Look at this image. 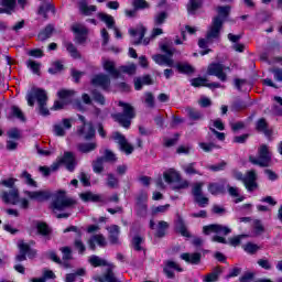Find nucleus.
Returning a JSON list of instances; mask_svg holds the SVG:
<instances>
[{
  "mask_svg": "<svg viewBox=\"0 0 282 282\" xmlns=\"http://www.w3.org/2000/svg\"><path fill=\"white\" fill-rule=\"evenodd\" d=\"M65 47L73 58H80V53L78 52V48H76V46H74L72 42H66Z\"/></svg>",
  "mask_w": 282,
  "mask_h": 282,
  "instance_id": "nucleus-43",
  "label": "nucleus"
},
{
  "mask_svg": "<svg viewBox=\"0 0 282 282\" xmlns=\"http://www.w3.org/2000/svg\"><path fill=\"white\" fill-rule=\"evenodd\" d=\"M247 107H248V105H246V102H243L242 100H236L231 105V110L232 111H241V109H246Z\"/></svg>",
  "mask_w": 282,
  "mask_h": 282,
  "instance_id": "nucleus-61",
  "label": "nucleus"
},
{
  "mask_svg": "<svg viewBox=\"0 0 282 282\" xmlns=\"http://www.w3.org/2000/svg\"><path fill=\"white\" fill-rule=\"evenodd\" d=\"M132 6L135 10H147L150 8V4L147 2V0H133Z\"/></svg>",
  "mask_w": 282,
  "mask_h": 282,
  "instance_id": "nucleus-49",
  "label": "nucleus"
},
{
  "mask_svg": "<svg viewBox=\"0 0 282 282\" xmlns=\"http://www.w3.org/2000/svg\"><path fill=\"white\" fill-rule=\"evenodd\" d=\"M221 274V268L217 267L214 272L205 275V282H217L219 280V275Z\"/></svg>",
  "mask_w": 282,
  "mask_h": 282,
  "instance_id": "nucleus-38",
  "label": "nucleus"
},
{
  "mask_svg": "<svg viewBox=\"0 0 282 282\" xmlns=\"http://www.w3.org/2000/svg\"><path fill=\"white\" fill-rule=\"evenodd\" d=\"M135 210L137 215L139 217H147V214L149 213V206L147 204H135Z\"/></svg>",
  "mask_w": 282,
  "mask_h": 282,
  "instance_id": "nucleus-47",
  "label": "nucleus"
},
{
  "mask_svg": "<svg viewBox=\"0 0 282 282\" xmlns=\"http://www.w3.org/2000/svg\"><path fill=\"white\" fill-rule=\"evenodd\" d=\"M118 107L121 108V112H117L111 115V118H113L115 122H118L123 129H129L131 127V121L133 118H135V108L124 101H118Z\"/></svg>",
  "mask_w": 282,
  "mask_h": 282,
  "instance_id": "nucleus-3",
  "label": "nucleus"
},
{
  "mask_svg": "<svg viewBox=\"0 0 282 282\" xmlns=\"http://www.w3.org/2000/svg\"><path fill=\"white\" fill-rule=\"evenodd\" d=\"M50 10H54V7L51 3L42 4L37 11V14L44 17V19H47V12H50Z\"/></svg>",
  "mask_w": 282,
  "mask_h": 282,
  "instance_id": "nucleus-50",
  "label": "nucleus"
},
{
  "mask_svg": "<svg viewBox=\"0 0 282 282\" xmlns=\"http://www.w3.org/2000/svg\"><path fill=\"white\" fill-rule=\"evenodd\" d=\"M203 3L202 0H188L186 6L188 14H195V12L202 8Z\"/></svg>",
  "mask_w": 282,
  "mask_h": 282,
  "instance_id": "nucleus-32",
  "label": "nucleus"
},
{
  "mask_svg": "<svg viewBox=\"0 0 282 282\" xmlns=\"http://www.w3.org/2000/svg\"><path fill=\"white\" fill-rule=\"evenodd\" d=\"M177 70L181 74H194L195 73V68L193 66H191V64H177L176 65Z\"/></svg>",
  "mask_w": 282,
  "mask_h": 282,
  "instance_id": "nucleus-42",
  "label": "nucleus"
},
{
  "mask_svg": "<svg viewBox=\"0 0 282 282\" xmlns=\"http://www.w3.org/2000/svg\"><path fill=\"white\" fill-rule=\"evenodd\" d=\"M36 228H37L39 235H42V237H48L51 231H50V227H47V224L37 223Z\"/></svg>",
  "mask_w": 282,
  "mask_h": 282,
  "instance_id": "nucleus-48",
  "label": "nucleus"
},
{
  "mask_svg": "<svg viewBox=\"0 0 282 282\" xmlns=\"http://www.w3.org/2000/svg\"><path fill=\"white\" fill-rule=\"evenodd\" d=\"M91 96H93V100H95L99 105H105V96H102L100 91L95 89L91 91Z\"/></svg>",
  "mask_w": 282,
  "mask_h": 282,
  "instance_id": "nucleus-56",
  "label": "nucleus"
},
{
  "mask_svg": "<svg viewBox=\"0 0 282 282\" xmlns=\"http://www.w3.org/2000/svg\"><path fill=\"white\" fill-rule=\"evenodd\" d=\"M166 19H169V13H166L165 11L156 14L154 17V24L155 25H162L164 24V22L166 21Z\"/></svg>",
  "mask_w": 282,
  "mask_h": 282,
  "instance_id": "nucleus-51",
  "label": "nucleus"
},
{
  "mask_svg": "<svg viewBox=\"0 0 282 282\" xmlns=\"http://www.w3.org/2000/svg\"><path fill=\"white\" fill-rule=\"evenodd\" d=\"M176 230L180 232L183 237H191L188 234V229H186V225H184L183 221H178L176 225Z\"/></svg>",
  "mask_w": 282,
  "mask_h": 282,
  "instance_id": "nucleus-59",
  "label": "nucleus"
},
{
  "mask_svg": "<svg viewBox=\"0 0 282 282\" xmlns=\"http://www.w3.org/2000/svg\"><path fill=\"white\" fill-rule=\"evenodd\" d=\"M21 180L24 181V183L28 184V186H32L33 188H36V186H39L36 184V181H34V178H32V174H30L28 171H23L20 175Z\"/></svg>",
  "mask_w": 282,
  "mask_h": 282,
  "instance_id": "nucleus-36",
  "label": "nucleus"
},
{
  "mask_svg": "<svg viewBox=\"0 0 282 282\" xmlns=\"http://www.w3.org/2000/svg\"><path fill=\"white\" fill-rule=\"evenodd\" d=\"M78 135L84 138V140H91L96 135V130L91 123L85 124L77 130Z\"/></svg>",
  "mask_w": 282,
  "mask_h": 282,
  "instance_id": "nucleus-20",
  "label": "nucleus"
},
{
  "mask_svg": "<svg viewBox=\"0 0 282 282\" xmlns=\"http://www.w3.org/2000/svg\"><path fill=\"white\" fill-rule=\"evenodd\" d=\"M129 34L131 36H138L139 35V40L134 41L133 45H140V43H142V39H144V34H147V28H144L143 25H140L137 29H130Z\"/></svg>",
  "mask_w": 282,
  "mask_h": 282,
  "instance_id": "nucleus-24",
  "label": "nucleus"
},
{
  "mask_svg": "<svg viewBox=\"0 0 282 282\" xmlns=\"http://www.w3.org/2000/svg\"><path fill=\"white\" fill-rule=\"evenodd\" d=\"M79 10L82 14H85V17H89L96 12L97 8L96 6H89L87 3V0H80L79 1Z\"/></svg>",
  "mask_w": 282,
  "mask_h": 282,
  "instance_id": "nucleus-26",
  "label": "nucleus"
},
{
  "mask_svg": "<svg viewBox=\"0 0 282 282\" xmlns=\"http://www.w3.org/2000/svg\"><path fill=\"white\" fill-rule=\"evenodd\" d=\"M72 30L75 34H87V28L83 24H74Z\"/></svg>",
  "mask_w": 282,
  "mask_h": 282,
  "instance_id": "nucleus-64",
  "label": "nucleus"
},
{
  "mask_svg": "<svg viewBox=\"0 0 282 282\" xmlns=\"http://www.w3.org/2000/svg\"><path fill=\"white\" fill-rule=\"evenodd\" d=\"M109 232V241L112 245H118L120 243V240L118 237H120V227L118 225H111L110 227L107 228Z\"/></svg>",
  "mask_w": 282,
  "mask_h": 282,
  "instance_id": "nucleus-22",
  "label": "nucleus"
},
{
  "mask_svg": "<svg viewBox=\"0 0 282 282\" xmlns=\"http://www.w3.org/2000/svg\"><path fill=\"white\" fill-rule=\"evenodd\" d=\"M20 253L15 257V261H25L28 259V250H30V245L21 241L19 243Z\"/></svg>",
  "mask_w": 282,
  "mask_h": 282,
  "instance_id": "nucleus-28",
  "label": "nucleus"
},
{
  "mask_svg": "<svg viewBox=\"0 0 282 282\" xmlns=\"http://www.w3.org/2000/svg\"><path fill=\"white\" fill-rule=\"evenodd\" d=\"M112 140H116V142H118L121 151H123L126 155H131V153H133V145H131V143L127 141V138L122 133L120 132L112 133Z\"/></svg>",
  "mask_w": 282,
  "mask_h": 282,
  "instance_id": "nucleus-9",
  "label": "nucleus"
},
{
  "mask_svg": "<svg viewBox=\"0 0 282 282\" xmlns=\"http://www.w3.org/2000/svg\"><path fill=\"white\" fill-rule=\"evenodd\" d=\"M113 268H116V265H109V268H107L106 272L104 273L102 276H94V281L97 282H120V280H118V278H116V273H113Z\"/></svg>",
  "mask_w": 282,
  "mask_h": 282,
  "instance_id": "nucleus-14",
  "label": "nucleus"
},
{
  "mask_svg": "<svg viewBox=\"0 0 282 282\" xmlns=\"http://www.w3.org/2000/svg\"><path fill=\"white\" fill-rule=\"evenodd\" d=\"M135 64H129V65H124V66H120L119 68V75L120 72L122 74H128L129 76H133V74H135Z\"/></svg>",
  "mask_w": 282,
  "mask_h": 282,
  "instance_id": "nucleus-46",
  "label": "nucleus"
},
{
  "mask_svg": "<svg viewBox=\"0 0 282 282\" xmlns=\"http://www.w3.org/2000/svg\"><path fill=\"white\" fill-rule=\"evenodd\" d=\"M181 259L186 263H191L192 265H199L202 263V253L199 252L182 253Z\"/></svg>",
  "mask_w": 282,
  "mask_h": 282,
  "instance_id": "nucleus-19",
  "label": "nucleus"
},
{
  "mask_svg": "<svg viewBox=\"0 0 282 282\" xmlns=\"http://www.w3.org/2000/svg\"><path fill=\"white\" fill-rule=\"evenodd\" d=\"M203 231L204 235H210V232H216L217 235H230V232H232V229H230L227 226H223V225H208L203 227Z\"/></svg>",
  "mask_w": 282,
  "mask_h": 282,
  "instance_id": "nucleus-11",
  "label": "nucleus"
},
{
  "mask_svg": "<svg viewBox=\"0 0 282 282\" xmlns=\"http://www.w3.org/2000/svg\"><path fill=\"white\" fill-rule=\"evenodd\" d=\"M90 85L100 87L101 89H108L111 87V79L106 74H97L91 77Z\"/></svg>",
  "mask_w": 282,
  "mask_h": 282,
  "instance_id": "nucleus-10",
  "label": "nucleus"
},
{
  "mask_svg": "<svg viewBox=\"0 0 282 282\" xmlns=\"http://www.w3.org/2000/svg\"><path fill=\"white\" fill-rule=\"evenodd\" d=\"M256 128H257V131H261L262 133H265V135H269L268 122H265V119L258 120Z\"/></svg>",
  "mask_w": 282,
  "mask_h": 282,
  "instance_id": "nucleus-54",
  "label": "nucleus"
},
{
  "mask_svg": "<svg viewBox=\"0 0 282 282\" xmlns=\"http://www.w3.org/2000/svg\"><path fill=\"white\" fill-rule=\"evenodd\" d=\"M161 52H164L166 55L156 54L152 56V59L156 63V65H165L166 67H173L175 62L171 58L175 54V48H170L167 44H162Z\"/></svg>",
  "mask_w": 282,
  "mask_h": 282,
  "instance_id": "nucleus-6",
  "label": "nucleus"
},
{
  "mask_svg": "<svg viewBox=\"0 0 282 282\" xmlns=\"http://www.w3.org/2000/svg\"><path fill=\"white\" fill-rule=\"evenodd\" d=\"M249 162L256 166H261L262 169L270 166V162H272V155H270V150L268 149V145H260V148L258 149V158L254 155H250Z\"/></svg>",
  "mask_w": 282,
  "mask_h": 282,
  "instance_id": "nucleus-5",
  "label": "nucleus"
},
{
  "mask_svg": "<svg viewBox=\"0 0 282 282\" xmlns=\"http://www.w3.org/2000/svg\"><path fill=\"white\" fill-rule=\"evenodd\" d=\"M228 181L221 180L219 183H209L208 191L212 195H224L226 193V184Z\"/></svg>",
  "mask_w": 282,
  "mask_h": 282,
  "instance_id": "nucleus-16",
  "label": "nucleus"
},
{
  "mask_svg": "<svg viewBox=\"0 0 282 282\" xmlns=\"http://www.w3.org/2000/svg\"><path fill=\"white\" fill-rule=\"evenodd\" d=\"M187 111V116L191 120H202L204 118V115H202V112H199L198 110L194 109V108H186Z\"/></svg>",
  "mask_w": 282,
  "mask_h": 282,
  "instance_id": "nucleus-41",
  "label": "nucleus"
},
{
  "mask_svg": "<svg viewBox=\"0 0 282 282\" xmlns=\"http://www.w3.org/2000/svg\"><path fill=\"white\" fill-rule=\"evenodd\" d=\"M96 243L100 248H105V246H107V239L105 238V236H102V234H97L89 238L88 246L90 250H96Z\"/></svg>",
  "mask_w": 282,
  "mask_h": 282,
  "instance_id": "nucleus-18",
  "label": "nucleus"
},
{
  "mask_svg": "<svg viewBox=\"0 0 282 282\" xmlns=\"http://www.w3.org/2000/svg\"><path fill=\"white\" fill-rule=\"evenodd\" d=\"M230 10H232V7L230 6H218L216 8L217 15L213 18L212 24L207 30L208 41L213 39H220L221 30H224V23H226V18L230 17Z\"/></svg>",
  "mask_w": 282,
  "mask_h": 282,
  "instance_id": "nucleus-2",
  "label": "nucleus"
},
{
  "mask_svg": "<svg viewBox=\"0 0 282 282\" xmlns=\"http://www.w3.org/2000/svg\"><path fill=\"white\" fill-rule=\"evenodd\" d=\"M11 110H12V116H14V118H18L22 122H25V115H23V111H21L19 107L13 106Z\"/></svg>",
  "mask_w": 282,
  "mask_h": 282,
  "instance_id": "nucleus-58",
  "label": "nucleus"
},
{
  "mask_svg": "<svg viewBox=\"0 0 282 282\" xmlns=\"http://www.w3.org/2000/svg\"><path fill=\"white\" fill-rule=\"evenodd\" d=\"M98 19L106 23L107 28L111 29L113 25H116V21L113 20V17L107 14V13H98Z\"/></svg>",
  "mask_w": 282,
  "mask_h": 282,
  "instance_id": "nucleus-37",
  "label": "nucleus"
},
{
  "mask_svg": "<svg viewBox=\"0 0 282 282\" xmlns=\"http://www.w3.org/2000/svg\"><path fill=\"white\" fill-rule=\"evenodd\" d=\"M0 197L4 204H11L12 206H17V204L21 202V194L17 187H12L9 191H3Z\"/></svg>",
  "mask_w": 282,
  "mask_h": 282,
  "instance_id": "nucleus-8",
  "label": "nucleus"
},
{
  "mask_svg": "<svg viewBox=\"0 0 282 282\" xmlns=\"http://www.w3.org/2000/svg\"><path fill=\"white\" fill-rule=\"evenodd\" d=\"M90 265H93V268H100V267H105L107 265L109 268V265H113V264H108L107 263V260L98 257V256H91L89 259H88Z\"/></svg>",
  "mask_w": 282,
  "mask_h": 282,
  "instance_id": "nucleus-30",
  "label": "nucleus"
},
{
  "mask_svg": "<svg viewBox=\"0 0 282 282\" xmlns=\"http://www.w3.org/2000/svg\"><path fill=\"white\" fill-rule=\"evenodd\" d=\"M93 171L98 175L105 172V158L99 156L95 161H93Z\"/></svg>",
  "mask_w": 282,
  "mask_h": 282,
  "instance_id": "nucleus-31",
  "label": "nucleus"
},
{
  "mask_svg": "<svg viewBox=\"0 0 282 282\" xmlns=\"http://www.w3.org/2000/svg\"><path fill=\"white\" fill-rule=\"evenodd\" d=\"M107 177V186L109 188H118V186H120V181L113 173H108Z\"/></svg>",
  "mask_w": 282,
  "mask_h": 282,
  "instance_id": "nucleus-40",
  "label": "nucleus"
},
{
  "mask_svg": "<svg viewBox=\"0 0 282 282\" xmlns=\"http://www.w3.org/2000/svg\"><path fill=\"white\" fill-rule=\"evenodd\" d=\"M169 228V223L161 220L158 224L155 237L162 239L166 235V229Z\"/></svg>",
  "mask_w": 282,
  "mask_h": 282,
  "instance_id": "nucleus-35",
  "label": "nucleus"
},
{
  "mask_svg": "<svg viewBox=\"0 0 282 282\" xmlns=\"http://www.w3.org/2000/svg\"><path fill=\"white\" fill-rule=\"evenodd\" d=\"M26 65L33 72V74H36V76H41V64L40 63L29 59L26 62Z\"/></svg>",
  "mask_w": 282,
  "mask_h": 282,
  "instance_id": "nucleus-45",
  "label": "nucleus"
},
{
  "mask_svg": "<svg viewBox=\"0 0 282 282\" xmlns=\"http://www.w3.org/2000/svg\"><path fill=\"white\" fill-rule=\"evenodd\" d=\"M142 243H144V238L140 236H134L132 238V247H133V250H135L137 252H142V250H144V247H142Z\"/></svg>",
  "mask_w": 282,
  "mask_h": 282,
  "instance_id": "nucleus-39",
  "label": "nucleus"
},
{
  "mask_svg": "<svg viewBox=\"0 0 282 282\" xmlns=\"http://www.w3.org/2000/svg\"><path fill=\"white\" fill-rule=\"evenodd\" d=\"M143 85H153V79L151 78V75H144L143 77L134 78V89H137V91H140Z\"/></svg>",
  "mask_w": 282,
  "mask_h": 282,
  "instance_id": "nucleus-25",
  "label": "nucleus"
},
{
  "mask_svg": "<svg viewBox=\"0 0 282 282\" xmlns=\"http://www.w3.org/2000/svg\"><path fill=\"white\" fill-rule=\"evenodd\" d=\"M59 164H65L67 171H74L76 169V156L72 152H65L59 160Z\"/></svg>",
  "mask_w": 282,
  "mask_h": 282,
  "instance_id": "nucleus-17",
  "label": "nucleus"
},
{
  "mask_svg": "<svg viewBox=\"0 0 282 282\" xmlns=\"http://www.w3.org/2000/svg\"><path fill=\"white\" fill-rule=\"evenodd\" d=\"M59 250L63 254V261H72L74 259L70 247H62Z\"/></svg>",
  "mask_w": 282,
  "mask_h": 282,
  "instance_id": "nucleus-52",
  "label": "nucleus"
},
{
  "mask_svg": "<svg viewBox=\"0 0 282 282\" xmlns=\"http://www.w3.org/2000/svg\"><path fill=\"white\" fill-rule=\"evenodd\" d=\"M24 195H26V197L33 199L34 202H47V199L52 197V195L47 191H24Z\"/></svg>",
  "mask_w": 282,
  "mask_h": 282,
  "instance_id": "nucleus-13",
  "label": "nucleus"
},
{
  "mask_svg": "<svg viewBox=\"0 0 282 282\" xmlns=\"http://www.w3.org/2000/svg\"><path fill=\"white\" fill-rule=\"evenodd\" d=\"M79 197L84 202H100V195L94 194L91 192L80 193Z\"/></svg>",
  "mask_w": 282,
  "mask_h": 282,
  "instance_id": "nucleus-33",
  "label": "nucleus"
},
{
  "mask_svg": "<svg viewBox=\"0 0 282 282\" xmlns=\"http://www.w3.org/2000/svg\"><path fill=\"white\" fill-rule=\"evenodd\" d=\"M243 184L248 191H254V188H257V171H248L243 178Z\"/></svg>",
  "mask_w": 282,
  "mask_h": 282,
  "instance_id": "nucleus-15",
  "label": "nucleus"
},
{
  "mask_svg": "<svg viewBox=\"0 0 282 282\" xmlns=\"http://www.w3.org/2000/svg\"><path fill=\"white\" fill-rule=\"evenodd\" d=\"M253 228L256 235H263L265 232V227H263V223H261V220H254Z\"/></svg>",
  "mask_w": 282,
  "mask_h": 282,
  "instance_id": "nucleus-57",
  "label": "nucleus"
},
{
  "mask_svg": "<svg viewBox=\"0 0 282 282\" xmlns=\"http://www.w3.org/2000/svg\"><path fill=\"white\" fill-rule=\"evenodd\" d=\"M74 248L75 250H78L79 254H85V251L87 250V247H85V242H83V239H80V237L75 238Z\"/></svg>",
  "mask_w": 282,
  "mask_h": 282,
  "instance_id": "nucleus-44",
  "label": "nucleus"
},
{
  "mask_svg": "<svg viewBox=\"0 0 282 282\" xmlns=\"http://www.w3.org/2000/svg\"><path fill=\"white\" fill-rule=\"evenodd\" d=\"M98 144L96 142L90 143H79L77 144V151L80 153H91V151H96Z\"/></svg>",
  "mask_w": 282,
  "mask_h": 282,
  "instance_id": "nucleus-29",
  "label": "nucleus"
},
{
  "mask_svg": "<svg viewBox=\"0 0 282 282\" xmlns=\"http://www.w3.org/2000/svg\"><path fill=\"white\" fill-rule=\"evenodd\" d=\"M225 69L230 72V67H226L220 63H212L207 67V74L208 76H217L221 83H226V80H228V75H226Z\"/></svg>",
  "mask_w": 282,
  "mask_h": 282,
  "instance_id": "nucleus-7",
  "label": "nucleus"
},
{
  "mask_svg": "<svg viewBox=\"0 0 282 282\" xmlns=\"http://www.w3.org/2000/svg\"><path fill=\"white\" fill-rule=\"evenodd\" d=\"M163 177L167 184H173V182H177L180 180V174L177 171L170 169L163 173Z\"/></svg>",
  "mask_w": 282,
  "mask_h": 282,
  "instance_id": "nucleus-27",
  "label": "nucleus"
},
{
  "mask_svg": "<svg viewBox=\"0 0 282 282\" xmlns=\"http://www.w3.org/2000/svg\"><path fill=\"white\" fill-rule=\"evenodd\" d=\"M173 270H176V272H184V269H182L177 262L173 260H166L164 263L163 272L167 279H175V272H173Z\"/></svg>",
  "mask_w": 282,
  "mask_h": 282,
  "instance_id": "nucleus-12",
  "label": "nucleus"
},
{
  "mask_svg": "<svg viewBox=\"0 0 282 282\" xmlns=\"http://www.w3.org/2000/svg\"><path fill=\"white\" fill-rule=\"evenodd\" d=\"M77 205L78 200L67 197L64 191H59L51 203L50 208L57 219H67V217L72 215L69 210L75 208Z\"/></svg>",
  "mask_w": 282,
  "mask_h": 282,
  "instance_id": "nucleus-1",
  "label": "nucleus"
},
{
  "mask_svg": "<svg viewBox=\"0 0 282 282\" xmlns=\"http://www.w3.org/2000/svg\"><path fill=\"white\" fill-rule=\"evenodd\" d=\"M202 188H204V183H196L194 185L192 189V195L194 196V199L203 195Z\"/></svg>",
  "mask_w": 282,
  "mask_h": 282,
  "instance_id": "nucleus-55",
  "label": "nucleus"
},
{
  "mask_svg": "<svg viewBox=\"0 0 282 282\" xmlns=\"http://www.w3.org/2000/svg\"><path fill=\"white\" fill-rule=\"evenodd\" d=\"M57 96L62 99V100H68V98H72V96H74V91L73 90H59L57 93Z\"/></svg>",
  "mask_w": 282,
  "mask_h": 282,
  "instance_id": "nucleus-63",
  "label": "nucleus"
},
{
  "mask_svg": "<svg viewBox=\"0 0 282 282\" xmlns=\"http://www.w3.org/2000/svg\"><path fill=\"white\" fill-rule=\"evenodd\" d=\"M208 79L204 77H197L192 79V86L193 87H208Z\"/></svg>",
  "mask_w": 282,
  "mask_h": 282,
  "instance_id": "nucleus-53",
  "label": "nucleus"
},
{
  "mask_svg": "<svg viewBox=\"0 0 282 282\" xmlns=\"http://www.w3.org/2000/svg\"><path fill=\"white\" fill-rule=\"evenodd\" d=\"M100 158H104V162H116V160H118L116 158V154L110 150H106L104 153V156H100Z\"/></svg>",
  "mask_w": 282,
  "mask_h": 282,
  "instance_id": "nucleus-60",
  "label": "nucleus"
},
{
  "mask_svg": "<svg viewBox=\"0 0 282 282\" xmlns=\"http://www.w3.org/2000/svg\"><path fill=\"white\" fill-rule=\"evenodd\" d=\"M58 72H63V64L61 62H54L52 67L48 68V73L58 74Z\"/></svg>",
  "mask_w": 282,
  "mask_h": 282,
  "instance_id": "nucleus-62",
  "label": "nucleus"
},
{
  "mask_svg": "<svg viewBox=\"0 0 282 282\" xmlns=\"http://www.w3.org/2000/svg\"><path fill=\"white\" fill-rule=\"evenodd\" d=\"M102 67L112 78H120V70L116 69V63L113 61L102 59Z\"/></svg>",
  "mask_w": 282,
  "mask_h": 282,
  "instance_id": "nucleus-21",
  "label": "nucleus"
},
{
  "mask_svg": "<svg viewBox=\"0 0 282 282\" xmlns=\"http://www.w3.org/2000/svg\"><path fill=\"white\" fill-rule=\"evenodd\" d=\"M29 107H34V100L39 105V113L41 116H50V109H47V93L41 88L33 89L26 96Z\"/></svg>",
  "mask_w": 282,
  "mask_h": 282,
  "instance_id": "nucleus-4",
  "label": "nucleus"
},
{
  "mask_svg": "<svg viewBox=\"0 0 282 282\" xmlns=\"http://www.w3.org/2000/svg\"><path fill=\"white\" fill-rule=\"evenodd\" d=\"M0 14H12L17 8V0H1Z\"/></svg>",
  "mask_w": 282,
  "mask_h": 282,
  "instance_id": "nucleus-23",
  "label": "nucleus"
},
{
  "mask_svg": "<svg viewBox=\"0 0 282 282\" xmlns=\"http://www.w3.org/2000/svg\"><path fill=\"white\" fill-rule=\"evenodd\" d=\"M53 32H54V26H52V24H48L42 32L39 33L37 35L39 41H47V39L52 36Z\"/></svg>",
  "mask_w": 282,
  "mask_h": 282,
  "instance_id": "nucleus-34",
  "label": "nucleus"
}]
</instances>
